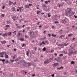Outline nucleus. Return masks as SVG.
Wrapping results in <instances>:
<instances>
[{"mask_svg": "<svg viewBox=\"0 0 77 77\" xmlns=\"http://www.w3.org/2000/svg\"><path fill=\"white\" fill-rule=\"evenodd\" d=\"M67 11L66 13V15H69L70 13H71V11H72L71 8H68L66 9Z\"/></svg>", "mask_w": 77, "mask_h": 77, "instance_id": "1", "label": "nucleus"}, {"mask_svg": "<svg viewBox=\"0 0 77 77\" xmlns=\"http://www.w3.org/2000/svg\"><path fill=\"white\" fill-rule=\"evenodd\" d=\"M12 19H13V21H15L16 20H17L18 19V17L17 16H14L11 17Z\"/></svg>", "mask_w": 77, "mask_h": 77, "instance_id": "2", "label": "nucleus"}, {"mask_svg": "<svg viewBox=\"0 0 77 77\" xmlns=\"http://www.w3.org/2000/svg\"><path fill=\"white\" fill-rule=\"evenodd\" d=\"M68 44H66L65 43H64L63 44H60L58 45V46H59V47H62L63 45H64V46H67V45H68Z\"/></svg>", "mask_w": 77, "mask_h": 77, "instance_id": "3", "label": "nucleus"}, {"mask_svg": "<svg viewBox=\"0 0 77 77\" xmlns=\"http://www.w3.org/2000/svg\"><path fill=\"white\" fill-rule=\"evenodd\" d=\"M5 52H2L0 53V57H3V55L5 54Z\"/></svg>", "mask_w": 77, "mask_h": 77, "instance_id": "4", "label": "nucleus"}, {"mask_svg": "<svg viewBox=\"0 0 77 77\" xmlns=\"http://www.w3.org/2000/svg\"><path fill=\"white\" fill-rule=\"evenodd\" d=\"M66 21V19H64L63 20H62V22L63 24H66V23H67Z\"/></svg>", "mask_w": 77, "mask_h": 77, "instance_id": "5", "label": "nucleus"}, {"mask_svg": "<svg viewBox=\"0 0 77 77\" xmlns=\"http://www.w3.org/2000/svg\"><path fill=\"white\" fill-rule=\"evenodd\" d=\"M24 66H30V65H31V64H30V63H26V65H25V64L24 63L23 64Z\"/></svg>", "mask_w": 77, "mask_h": 77, "instance_id": "6", "label": "nucleus"}, {"mask_svg": "<svg viewBox=\"0 0 77 77\" xmlns=\"http://www.w3.org/2000/svg\"><path fill=\"white\" fill-rule=\"evenodd\" d=\"M5 59H7V58H8L9 57L8 56H9V55L7 54V53L6 52H5Z\"/></svg>", "mask_w": 77, "mask_h": 77, "instance_id": "7", "label": "nucleus"}, {"mask_svg": "<svg viewBox=\"0 0 77 77\" xmlns=\"http://www.w3.org/2000/svg\"><path fill=\"white\" fill-rule=\"evenodd\" d=\"M58 65V63H56L52 64L53 66L54 67V66H56Z\"/></svg>", "mask_w": 77, "mask_h": 77, "instance_id": "8", "label": "nucleus"}, {"mask_svg": "<svg viewBox=\"0 0 77 77\" xmlns=\"http://www.w3.org/2000/svg\"><path fill=\"white\" fill-rule=\"evenodd\" d=\"M18 8L20 10V12H21L22 9H23V10L24 9V7H18Z\"/></svg>", "mask_w": 77, "mask_h": 77, "instance_id": "9", "label": "nucleus"}, {"mask_svg": "<svg viewBox=\"0 0 77 77\" xmlns=\"http://www.w3.org/2000/svg\"><path fill=\"white\" fill-rule=\"evenodd\" d=\"M2 36H3V37H5V36H7V33L5 32V33H3Z\"/></svg>", "mask_w": 77, "mask_h": 77, "instance_id": "10", "label": "nucleus"}, {"mask_svg": "<svg viewBox=\"0 0 77 77\" xmlns=\"http://www.w3.org/2000/svg\"><path fill=\"white\" fill-rule=\"evenodd\" d=\"M11 10L13 12H14V11H15V8L14 7H13L11 8Z\"/></svg>", "mask_w": 77, "mask_h": 77, "instance_id": "11", "label": "nucleus"}, {"mask_svg": "<svg viewBox=\"0 0 77 77\" xmlns=\"http://www.w3.org/2000/svg\"><path fill=\"white\" fill-rule=\"evenodd\" d=\"M1 43H2V44H5L6 43V42L5 41H2Z\"/></svg>", "mask_w": 77, "mask_h": 77, "instance_id": "12", "label": "nucleus"}, {"mask_svg": "<svg viewBox=\"0 0 77 77\" xmlns=\"http://www.w3.org/2000/svg\"><path fill=\"white\" fill-rule=\"evenodd\" d=\"M8 36H11V35H12V33H11V32H8Z\"/></svg>", "mask_w": 77, "mask_h": 77, "instance_id": "13", "label": "nucleus"}, {"mask_svg": "<svg viewBox=\"0 0 77 77\" xmlns=\"http://www.w3.org/2000/svg\"><path fill=\"white\" fill-rule=\"evenodd\" d=\"M44 62L45 63V64H46V63H49V61H48V60H47V61H45Z\"/></svg>", "mask_w": 77, "mask_h": 77, "instance_id": "14", "label": "nucleus"}, {"mask_svg": "<svg viewBox=\"0 0 77 77\" xmlns=\"http://www.w3.org/2000/svg\"><path fill=\"white\" fill-rule=\"evenodd\" d=\"M72 35H73V34H69L68 35V36H69V37H70V38H71V37H72Z\"/></svg>", "mask_w": 77, "mask_h": 77, "instance_id": "15", "label": "nucleus"}, {"mask_svg": "<svg viewBox=\"0 0 77 77\" xmlns=\"http://www.w3.org/2000/svg\"><path fill=\"white\" fill-rule=\"evenodd\" d=\"M63 37H64L63 35H61L60 36V37H59V38H61V39H63V38H64Z\"/></svg>", "mask_w": 77, "mask_h": 77, "instance_id": "16", "label": "nucleus"}, {"mask_svg": "<svg viewBox=\"0 0 77 77\" xmlns=\"http://www.w3.org/2000/svg\"><path fill=\"white\" fill-rule=\"evenodd\" d=\"M70 14H71V15H73L74 14V12L73 11H71V12H70Z\"/></svg>", "mask_w": 77, "mask_h": 77, "instance_id": "17", "label": "nucleus"}, {"mask_svg": "<svg viewBox=\"0 0 77 77\" xmlns=\"http://www.w3.org/2000/svg\"><path fill=\"white\" fill-rule=\"evenodd\" d=\"M26 53V54L27 55V56H29V52L27 51Z\"/></svg>", "mask_w": 77, "mask_h": 77, "instance_id": "18", "label": "nucleus"}, {"mask_svg": "<svg viewBox=\"0 0 77 77\" xmlns=\"http://www.w3.org/2000/svg\"><path fill=\"white\" fill-rule=\"evenodd\" d=\"M58 33L60 35H62V31L60 30L59 32Z\"/></svg>", "mask_w": 77, "mask_h": 77, "instance_id": "19", "label": "nucleus"}, {"mask_svg": "<svg viewBox=\"0 0 77 77\" xmlns=\"http://www.w3.org/2000/svg\"><path fill=\"white\" fill-rule=\"evenodd\" d=\"M63 69V67L61 66L59 68H57V69Z\"/></svg>", "mask_w": 77, "mask_h": 77, "instance_id": "20", "label": "nucleus"}, {"mask_svg": "<svg viewBox=\"0 0 77 77\" xmlns=\"http://www.w3.org/2000/svg\"><path fill=\"white\" fill-rule=\"evenodd\" d=\"M20 41H24V38H21L20 39Z\"/></svg>", "mask_w": 77, "mask_h": 77, "instance_id": "21", "label": "nucleus"}, {"mask_svg": "<svg viewBox=\"0 0 77 77\" xmlns=\"http://www.w3.org/2000/svg\"><path fill=\"white\" fill-rule=\"evenodd\" d=\"M46 48H45V47H44L42 49V50L43 51H46Z\"/></svg>", "mask_w": 77, "mask_h": 77, "instance_id": "22", "label": "nucleus"}, {"mask_svg": "<svg viewBox=\"0 0 77 77\" xmlns=\"http://www.w3.org/2000/svg\"><path fill=\"white\" fill-rule=\"evenodd\" d=\"M16 57H17V56H16V55H14V56L13 57V59H15Z\"/></svg>", "mask_w": 77, "mask_h": 77, "instance_id": "23", "label": "nucleus"}, {"mask_svg": "<svg viewBox=\"0 0 77 77\" xmlns=\"http://www.w3.org/2000/svg\"><path fill=\"white\" fill-rule=\"evenodd\" d=\"M25 39H27V38H29V36H27L26 35H25Z\"/></svg>", "mask_w": 77, "mask_h": 77, "instance_id": "24", "label": "nucleus"}, {"mask_svg": "<svg viewBox=\"0 0 77 77\" xmlns=\"http://www.w3.org/2000/svg\"><path fill=\"white\" fill-rule=\"evenodd\" d=\"M40 13H41V11H37V14L38 15V14H39Z\"/></svg>", "mask_w": 77, "mask_h": 77, "instance_id": "25", "label": "nucleus"}, {"mask_svg": "<svg viewBox=\"0 0 77 77\" xmlns=\"http://www.w3.org/2000/svg\"><path fill=\"white\" fill-rule=\"evenodd\" d=\"M60 6H63V5L61 4H60L58 6V7H60Z\"/></svg>", "mask_w": 77, "mask_h": 77, "instance_id": "26", "label": "nucleus"}, {"mask_svg": "<svg viewBox=\"0 0 77 77\" xmlns=\"http://www.w3.org/2000/svg\"><path fill=\"white\" fill-rule=\"evenodd\" d=\"M57 17H58V18H60V14H58L57 15Z\"/></svg>", "mask_w": 77, "mask_h": 77, "instance_id": "27", "label": "nucleus"}, {"mask_svg": "<svg viewBox=\"0 0 77 77\" xmlns=\"http://www.w3.org/2000/svg\"><path fill=\"white\" fill-rule=\"evenodd\" d=\"M25 7L26 8H29V6L27 5H25Z\"/></svg>", "mask_w": 77, "mask_h": 77, "instance_id": "28", "label": "nucleus"}, {"mask_svg": "<svg viewBox=\"0 0 77 77\" xmlns=\"http://www.w3.org/2000/svg\"><path fill=\"white\" fill-rule=\"evenodd\" d=\"M9 3L10 5H12V4H13V2H9Z\"/></svg>", "mask_w": 77, "mask_h": 77, "instance_id": "29", "label": "nucleus"}, {"mask_svg": "<svg viewBox=\"0 0 77 77\" xmlns=\"http://www.w3.org/2000/svg\"><path fill=\"white\" fill-rule=\"evenodd\" d=\"M48 17H51V15H50V13H48Z\"/></svg>", "mask_w": 77, "mask_h": 77, "instance_id": "30", "label": "nucleus"}, {"mask_svg": "<svg viewBox=\"0 0 77 77\" xmlns=\"http://www.w3.org/2000/svg\"><path fill=\"white\" fill-rule=\"evenodd\" d=\"M42 8H45V7H46V5H45L43 4L42 5Z\"/></svg>", "mask_w": 77, "mask_h": 77, "instance_id": "31", "label": "nucleus"}, {"mask_svg": "<svg viewBox=\"0 0 77 77\" xmlns=\"http://www.w3.org/2000/svg\"><path fill=\"white\" fill-rule=\"evenodd\" d=\"M1 16L2 17H5V14H1Z\"/></svg>", "mask_w": 77, "mask_h": 77, "instance_id": "32", "label": "nucleus"}, {"mask_svg": "<svg viewBox=\"0 0 77 77\" xmlns=\"http://www.w3.org/2000/svg\"><path fill=\"white\" fill-rule=\"evenodd\" d=\"M71 63L72 64H74V62L73 61H72L71 62Z\"/></svg>", "mask_w": 77, "mask_h": 77, "instance_id": "33", "label": "nucleus"}, {"mask_svg": "<svg viewBox=\"0 0 77 77\" xmlns=\"http://www.w3.org/2000/svg\"><path fill=\"white\" fill-rule=\"evenodd\" d=\"M59 56L60 57H61V56H62V57H63V54H60Z\"/></svg>", "mask_w": 77, "mask_h": 77, "instance_id": "34", "label": "nucleus"}, {"mask_svg": "<svg viewBox=\"0 0 77 77\" xmlns=\"http://www.w3.org/2000/svg\"><path fill=\"white\" fill-rule=\"evenodd\" d=\"M42 44H43V45H45V43L43 41L42 42Z\"/></svg>", "mask_w": 77, "mask_h": 77, "instance_id": "35", "label": "nucleus"}, {"mask_svg": "<svg viewBox=\"0 0 77 77\" xmlns=\"http://www.w3.org/2000/svg\"><path fill=\"white\" fill-rule=\"evenodd\" d=\"M20 35H21V33H20V32L18 33V36H20Z\"/></svg>", "mask_w": 77, "mask_h": 77, "instance_id": "36", "label": "nucleus"}, {"mask_svg": "<svg viewBox=\"0 0 77 77\" xmlns=\"http://www.w3.org/2000/svg\"><path fill=\"white\" fill-rule=\"evenodd\" d=\"M48 36H49V37L51 36V34H48Z\"/></svg>", "mask_w": 77, "mask_h": 77, "instance_id": "37", "label": "nucleus"}, {"mask_svg": "<svg viewBox=\"0 0 77 77\" xmlns=\"http://www.w3.org/2000/svg\"><path fill=\"white\" fill-rule=\"evenodd\" d=\"M5 6L3 5L2 8V9H5Z\"/></svg>", "mask_w": 77, "mask_h": 77, "instance_id": "38", "label": "nucleus"}, {"mask_svg": "<svg viewBox=\"0 0 77 77\" xmlns=\"http://www.w3.org/2000/svg\"><path fill=\"white\" fill-rule=\"evenodd\" d=\"M45 4H47V3H48V1H45Z\"/></svg>", "mask_w": 77, "mask_h": 77, "instance_id": "39", "label": "nucleus"}, {"mask_svg": "<svg viewBox=\"0 0 77 77\" xmlns=\"http://www.w3.org/2000/svg\"><path fill=\"white\" fill-rule=\"evenodd\" d=\"M5 60H6L5 59L2 60V62H5Z\"/></svg>", "mask_w": 77, "mask_h": 77, "instance_id": "40", "label": "nucleus"}, {"mask_svg": "<svg viewBox=\"0 0 77 77\" xmlns=\"http://www.w3.org/2000/svg\"><path fill=\"white\" fill-rule=\"evenodd\" d=\"M59 23V22H58V21H55L54 23L56 24V23Z\"/></svg>", "mask_w": 77, "mask_h": 77, "instance_id": "41", "label": "nucleus"}, {"mask_svg": "<svg viewBox=\"0 0 77 77\" xmlns=\"http://www.w3.org/2000/svg\"><path fill=\"white\" fill-rule=\"evenodd\" d=\"M5 62V63H9V60H8L7 61H6Z\"/></svg>", "mask_w": 77, "mask_h": 77, "instance_id": "42", "label": "nucleus"}, {"mask_svg": "<svg viewBox=\"0 0 77 77\" xmlns=\"http://www.w3.org/2000/svg\"><path fill=\"white\" fill-rule=\"evenodd\" d=\"M41 3H43L44 2V0H41Z\"/></svg>", "mask_w": 77, "mask_h": 77, "instance_id": "43", "label": "nucleus"}, {"mask_svg": "<svg viewBox=\"0 0 77 77\" xmlns=\"http://www.w3.org/2000/svg\"><path fill=\"white\" fill-rule=\"evenodd\" d=\"M11 62H14V60H11Z\"/></svg>", "mask_w": 77, "mask_h": 77, "instance_id": "44", "label": "nucleus"}, {"mask_svg": "<svg viewBox=\"0 0 77 77\" xmlns=\"http://www.w3.org/2000/svg\"><path fill=\"white\" fill-rule=\"evenodd\" d=\"M12 41V42H13V43H15V41H14V40H13Z\"/></svg>", "mask_w": 77, "mask_h": 77, "instance_id": "45", "label": "nucleus"}, {"mask_svg": "<svg viewBox=\"0 0 77 77\" xmlns=\"http://www.w3.org/2000/svg\"><path fill=\"white\" fill-rule=\"evenodd\" d=\"M74 17H75V18H77V16L75 15H74Z\"/></svg>", "mask_w": 77, "mask_h": 77, "instance_id": "46", "label": "nucleus"}, {"mask_svg": "<svg viewBox=\"0 0 77 77\" xmlns=\"http://www.w3.org/2000/svg\"><path fill=\"white\" fill-rule=\"evenodd\" d=\"M9 26V25H6L5 26L7 27H8Z\"/></svg>", "mask_w": 77, "mask_h": 77, "instance_id": "47", "label": "nucleus"}, {"mask_svg": "<svg viewBox=\"0 0 77 77\" xmlns=\"http://www.w3.org/2000/svg\"><path fill=\"white\" fill-rule=\"evenodd\" d=\"M73 53H74L73 51H72L70 52V53H71V54H73Z\"/></svg>", "mask_w": 77, "mask_h": 77, "instance_id": "48", "label": "nucleus"}, {"mask_svg": "<svg viewBox=\"0 0 77 77\" xmlns=\"http://www.w3.org/2000/svg\"><path fill=\"white\" fill-rule=\"evenodd\" d=\"M34 48V49H35L34 50L35 51H36V48L35 47V48Z\"/></svg>", "mask_w": 77, "mask_h": 77, "instance_id": "49", "label": "nucleus"}, {"mask_svg": "<svg viewBox=\"0 0 77 77\" xmlns=\"http://www.w3.org/2000/svg\"><path fill=\"white\" fill-rule=\"evenodd\" d=\"M52 77H54V75L53 74L52 75Z\"/></svg>", "mask_w": 77, "mask_h": 77, "instance_id": "50", "label": "nucleus"}, {"mask_svg": "<svg viewBox=\"0 0 77 77\" xmlns=\"http://www.w3.org/2000/svg\"><path fill=\"white\" fill-rule=\"evenodd\" d=\"M17 33V32H16V31H14L13 32V33Z\"/></svg>", "mask_w": 77, "mask_h": 77, "instance_id": "51", "label": "nucleus"}, {"mask_svg": "<svg viewBox=\"0 0 77 77\" xmlns=\"http://www.w3.org/2000/svg\"><path fill=\"white\" fill-rule=\"evenodd\" d=\"M53 52V51H54V50H52L51 51V53H52V52Z\"/></svg>", "mask_w": 77, "mask_h": 77, "instance_id": "52", "label": "nucleus"}, {"mask_svg": "<svg viewBox=\"0 0 77 77\" xmlns=\"http://www.w3.org/2000/svg\"><path fill=\"white\" fill-rule=\"evenodd\" d=\"M7 23L8 24H10V22H9V21H7Z\"/></svg>", "mask_w": 77, "mask_h": 77, "instance_id": "53", "label": "nucleus"}, {"mask_svg": "<svg viewBox=\"0 0 77 77\" xmlns=\"http://www.w3.org/2000/svg\"><path fill=\"white\" fill-rule=\"evenodd\" d=\"M32 76H33V77H34V76H35V74H34L33 75H32Z\"/></svg>", "mask_w": 77, "mask_h": 77, "instance_id": "54", "label": "nucleus"}, {"mask_svg": "<svg viewBox=\"0 0 77 77\" xmlns=\"http://www.w3.org/2000/svg\"><path fill=\"white\" fill-rule=\"evenodd\" d=\"M42 27V26L41 25H40L39 26V28H41V27Z\"/></svg>", "mask_w": 77, "mask_h": 77, "instance_id": "55", "label": "nucleus"}, {"mask_svg": "<svg viewBox=\"0 0 77 77\" xmlns=\"http://www.w3.org/2000/svg\"><path fill=\"white\" fill-rule=\"evenodd\" d=\"M54 55L55 56H57V53H55Z\"/></svg>", "mask_w": 77, "mask_h": 77, "instance_id": "56", "label": "nucleus"}, {"mask_svg": "<svg viewBox=\"0 0 77 77\" xmlns=\"http://www.w3.org/2000/svg\"><path fill=\"white\" fill-rule=\"evenodd\" d=\"M29 6H32V5L30 4H29Z\"/></svg>", "mask_w": 77, "mask_h": 77, "instance_id": "57", "label": "nucleus"}, {"mask_svg": "<svg viewBox=\"0 0 77 77\" xmlns=\"http://www.w3.org/2000/svg\"><path fill=\"white\" fill-rule=\"evenodd\" d=\"M17 50V49L14 48V51H16Z\"/></svg>", "mask_w": 77, "mask_h": 77, "instance_id": "58", "label": "nucleus"}, {"mask_svg": "<svg viewBox=\"0 0 77 77\" xmlns=\"http://www.w3.org/2000/svg\"><path fill=\"white\" fill-rule=\"evenodd\" d=\"M24 26H25V25H23V26H22V27H24Z\"/></svg>", "mask_w": 77, "mask_h": 77, "instance_id": "59", "label": "nucleus"}, {"mask_svg": "<svg viewBox=\"0 0 77 77\" xmlns=\"http://www.w3.org/2000/svg\"><path fill=\"white\" fill-rule=\"evenodd\" d=\"M17 12H18V11H20V10L18 9H17Z\"/></svg>", "mask_w": 77, "mask_h": 77, "instance_id": "60", "label": "nucleus"}, {"mask_svg": "<svg viewBox=\"0 0 77 77\" xmlns=\"http://www.w3.org/2000/svg\"><path fill=\"white\" fill-rule=\"evenodd\" d=\"M45 32H46L45 31H44L43 32V33H44V34L45 33Z\"/></svg>", "mask_w": 77, "mask_h": 77, "instance_id": "61", "label": "nucleus"}, {"mask_svg": "<svg viewBox=\"0 0 77 77\" xmlns=\"http://www.w3.org/2000/svg\"><path fill=\"white\" fill-rule=\"evenodd\" d=\"M15 25H16V26H18V24H15Z\"/></svg>", "mask_w": 77, "mask_h": 77, "instance_id": "62", "label": "nucleus"}, {"mask_svg": "<svg viewBox=\"0 0 77 77\" xmlns=\"http://www.w3.org/2000/svg\"><path fill=\"white\" fill-rule=\"evenodd\" d=\"M10 47V45H8L7 47Z\"/></svg>", "mask_w": 77, "mask_h": 77, "instance_id": "63", "label": "nucleus"}, {"mask_svg": "<svg viewBox=\"0 0 77 77\" xmlns=\"http://www.w3.org/2000/svg\"><path fill=\"white\" fill-rule=\"evenodd\" d=\"M37 9H39V7H37Z\"/></svg>", "mask_w": 77, "mask_h": 77, "instance_id": "64", "label": "nucleus"}]
</instances>
